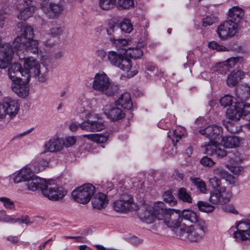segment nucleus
Instances as JSON below:
<instances>
[{
    "mask_svg": "<svg viewBox=\"0 0 250 250\" xmlns=\"http://www.w3.org/2000/svg\"><path fill=\"white\" fill-rule=\"evenodd\" d=\"M232 106L234 107L233 109H244L245 108H250V104H248L241 100L237 99L234 102V105ZM231 109H232L231 108Z\"/></svg>",
    "mask_w": 250,
    "mask_h": 250,
    "instance_id": "obj_53",
    "label": "nucleus"
},
{
    "mask_svg": "<svg viewBox=\"0 0 250 250\" xmlns=\"http://www.w3.org/2000/svg\"><path fill=\"white\" fill-rule=\"evenodd\" d=\"M177 195L179 199L184 202L188 203H192V197L190 192L188 191L187 189L184 188H180L177 192Z\"/></svg>",
    "mask_w": 250,
    "mask_h": 250,
    "instance_id": "obj_38",
    "label": "nucleus"
},
{
    "mask_svg": "<svg viewBox=\"0 0 250 250\" xmlns=\"http://www.w3.org/2000/svg\"><path fill=\"white\" fill-rule=\"evenodd\" d=\"M115 105L118 106L114 109H133L136 108L132 101H131V98L130 94L128 92H125L122 94L118 99L115 102Z\"/></svg>",
    "mask_w": 250,
    "mask_h": 250,
    "instance_id": "obj_23",
    "label": "nucleus"
},
{
    "mask_svg": "<svg viewBox=\"0 0 250 250\" xmlns=\"http://www.w3.org/2000/svg\"><path fill=\"white\" fill-rule=\"evenodd\" d=\"M220 104L223 108H226L232 104V98L228 95L221 98L220 100Z\"/></svg>",
    "mask_w": 250,
    "mask_h": 250,
    "instance_id": "obj_58",
    "label": "nucleus"
},
{
    "mask_svg": "<svg viewBox=\"0 0 250 250\" xmlns=\"http://www.w3.org/2000/svg\"><path fill=\"white\" fill-rule=\"evenodd\" d=\"M222 179H225L230 185H234L235 184L234 176L228 171L226 172L224 177H223Z\"/></svg>",
    "mask_w": 250,
    "mask_h": 250,
    "instance_id": "obj_63",
    "label": "nucleus"
},
{
    "mask_svg": "<svg viewBox=\"0 0 250 250\" xmlns=\"http://www.w3.org/2000/svg\"><path fill=\"white\" fill-rule=\"evenodd\" d=\"M62 148V140L59 138H52L45 144L44 150L42 153L46 152H56L61 151Z\"/></svg>",
    "mask_w": 250,
    "mask_h": 250,
    "instance_id": "obj_25",
    "label": "nucleus"
},
{
    "mask_svg": "<svg viewBox=\"0 0 250 250\" xmlns=\"http://www.w3.org/2000/svg\"><path fill=\"white\" fill-rule=\"evenodd\" d=\"M14 55V50L10 43L0 42V68L5 69L11 63Z\"/></svg>",
    "mask_w": 250,
    "mask_h": 250,
    "instance_id": "obj_14",
    "label": "nucleus"
},
{
    "mask_svg": "<svg viewBox=\"0 0 250 250\" xmlns=\"http://www.w3.org/2000/svg\"><path fill=\"white\" fill-rule=\"evenodd\" d=\"M186 133V129L184 127L178 126L176 129L170 130L167 133V136L169 138L173 143L178 142Z\"/></svg>",
    "mask_w": 250,
    "mask_h": 250,
    "instance_id": "obj_32",
    "label": "nucleus"
},
{
    "mask_svg": "<svg viewBox=\"0 0 250 250\" xmlns=\"http://www.w3.org/2000/svg\"><path fill=\"white\" fill-rule=\"evenodd\" d=\"M18 27L21 28V33L14 40L13 44L16 49L20 50L22 43L25 44L26 41L33 40L34 34L33 28L24 23H19Z\"/></svg>",
    "mask_w": 250,
    "mask_h": 250,
    "instance_id": "obj_12",
    "label": "nucleus"
},
{
    "mask_svg": "<svg viewBox=\"0 0 250 250\" xmlns=\"http://www.w3.org/2000/svg\"><path fill=\"white\" fill-rule=\"evenodd\" d=\"M144 46L143 42L138 44L136 47L128 48L125 53V57H130L132 59H138L141 58L143 55V51L142 48Z\"/></svg>",
    "mask_w": 250,
    "mask_h": 250,
    "instance_id": "obj_31",
    "label": "nucleus"
},
{
    "mask_svg": "<svg viewBox=\"0 0 250 250\" xmlns=\"http://www.w3.org/2000/svg\"><path fill=\"white\" fill-rule=\"evenodd\" d=\"M42 193L50 200L57 201L65 196L67 191L51 181H46L43 187Z\"/></svg>",
    "mask_w": 250,
    "mask_h": 250,
    "instance_id": "obj_10",
    "label": "nucleus"
},
{
    "mask_svg": "<svg viewBox=\"0 0 250 250\" xmlns=\"http://www.w3.org/2000/svg\"><path fill=\"white\" fill-rule=\"evenodd\" d=\"M226 167L231 173L235 175H239L240 173L244 170V167L242 166H233L227 164L226 165Z\"/></svg>",
    "mask_w": 250,
    "mask_h": 250,
    "instance_id": "obj_55",
    "label": "nucleus"
},
{
    "mask_svg": "<svg viewBox=\"0 0 250 250\" xmlns=\"http://www.w3.org/2000/svg\"><path fill=\"white\" fill-rule=\"evenodd\" d=\"M245 73L241 70L232 71L227 77V84L232 87L236 86L245 77Z\"/></svg>",
    "mask_w": 250,
    "mask_h": 250,
    "instance_id": "obj_26",
    "label": "nucleus"
},
{
    "mask_svg": "<svg viewBox=\"0 0 250 250\" xmlns=\"http://www.w3.org/2000/svg\"><path fill=\"white\" fill-rule=\"evenodd\" d=\"M19 104L16 100L10 98H5L0 104V109H19Z\"/></svg>",
    "mask_w": 250,
    "mask_h": 250,
    "instance_id": "obj_33",
    "label": "nucleus"
},
{
    "mask_svg": "<svg viewBox=\"0 0 250 250\" xmlns=\"http://www.w3.org/2000/svg\"><path fill=\"white\" fill-rule=\"evenodd\" d=\"M238 32V24L231 20H227L218 26L217 33L218 37L222 41L230 39Z\"/></svg>",
    "mask_w": 250,
    "mask_h": 250,
    "instance_id": "obj_11",
    "label": "nucleus"
},
{
    "mask_svg": "<svg viewBox=\"0 0 250 250\" xmlns=\"http://www.w3.org/2000/svg\"><path fill=\"white\" fill-rule=\"evenodd\" d=\"M89 110H84L83 113L85 115V118L90 119L79 124L80 127L83 130L89 132L100 131L105 128V125L102 120V115L89 112Z\"/></svg>",
    "mask_w": 250,
    "mask_h": 250,
    "instance_id": "obj_5",
    "label": "nucleus"
},
{
    "mask_svg": "<svg viewBox=\"0 0 250 250\" xmlns=\"http://www.w3.org/2000/svg\"><path fill=\"white\" fill-rule=\"evenodd\" d=\"M28 83H21L17 82L13 83L11 88L13 92L21 98H25L28 96L29 93V87L27 85Z\"/></svg>",
    "mask_w": 250,
    "mask_h": 250,
    "instance_id": "obj_27",
    "label": "nucleus"
},
{
    "mask_svg": "<svg viewBox=\"0 0 250 250\" xmlns=\"http://www.w3.org/2000/svg\"><path fill=\"white\" fill-rule=\"evenodd\" d=\"M229 157L231 159V161L235 163H243L246 160L245 155L238 152L234 153L233 156H229Z\"/></svg>",
    "mask_w": 250,
    "mask_h": 250,
    "instance_id": "obj_59",
    "label": "nucleus"
},
{
    "mask_svg": "<svg viewBox=\"0 0 250 250\" xmlns=\"http://www.w3.org/2000/svg\"><path fill=\"white\" fill-rule=\"evenodd\" d=\"M39 74L36 76L39 77V81L41 82H45L47 79L48 68L45 66H43L39 70Z\"/></svg>",
    "mask_w": 250,
    "mask_h": 250,
    "instance_id": "obj_52",
    "label": "nucleus"
},
{
    "mask_svg": "<svg viewBox=\"0 0 250 250\" xmlns=\"http://www.w3.org/2000/svg\"><path fill=\"white\" fill-rule=\"evenodd\" d=\"M110 41L112 45L118 50H123L125 51L124 54L126 53V46L130 44V41L125 39H116L114 38H110Z\"/></svg>",
    "mask_w": 250,
    "mask_h": 250,
    "instance_id": "obj_36",
    "label": "nucleus"
},
{
    "mask_svg": "<svg viewBox=\"0 0 250 250\" xmlns=\"http://www.w3.org/2000/svg\"><path fill=\"white\" fill-rule=\"evenodd\" d=\"M227 171V170H226L222 167L218 166L214 168L211 170V173L214 176H218L222 179L223 177H224V175Z\"/></svg>",
    "mask_w": 250,
    "mask_h": 250,
    "instance_id": "obj_56",
    "label": "nucleus"
},
{
    "mask_svg": "<svg viewBox=\"0 0 250 250\" xmlns=\"http://www.w3.org/2000/svg\"><path fill=\"white\" fill-rule=\"evenodd\" d=\"M222 128L217 125H208L205 129H201L199 132L207 138L210 139V141H216V140L222 139Z\"/></svg>",
    "mask_w": 250,
    "mask_h": 250,
    "instance_id": "obj_20",
    "label": "nucleus"
},
{
    "mask_svg": "<svg viewBox=\"0 0 250 250\" xmlns=\"http://www.w3.org/2000/svg\"><path fill=\"white\" fill-rule=\"evenodd\" d=\"M233 237L235 240L240 242L246 240H250V234L246 233L239 229H236L233 232Z\"/></svg>",
    "mask_w": 250,
    "mask_h": 250,
    "instance_id": "obj_44",
    "label": "nucleus"
},
{
    "mask_svg": "<svg viewBox=\"0 0 250 250\" xmlns=\"http://www.w3.org/2000/svg\"><path fill=\"white\" fill-rule=\"evenodd\" d=\"M108 203L106 195L102 192L96 194L92 200V205L93 208L101 209L105 208Z\"/></svg>",
    "mask_w": 250,
    "mask_h": 250,
    "instance_id": "obj_29",
    "label": "nucleus"
},
{
    "mask_svg": "<svg viewBox=\"0 0 250 250\" xmlns=\"http://www.w3.org/2000/svg\"><path fill=\"white\" fill-rule=\"evenodd\" d=\"M208 180L209 185L214 189V190L220 189V188L224 187L220 186L221 181L219 178L216 176H214L212 177H209Z\"/></svg>",
    "mask_w": 250,
    "mask_h": 250,
    "instance_id": "obj_50",
    "label": "nucleus"
},
{
    "mask_svg": "<svg viewBox=\"0 0 250 250\" xmlns=\"http://www.w3.org/2000/svg\"><path fill=\"white\" fill-rule=\"evenodd\" d=\"M15 7L19 11L17 18L24 21L32 17L36 10L33 0H16Z\"/></svg>",
    "mask_w": 250,
    "mask_h": 250,
    "instance_id": "obj_9",
    "label": "nucleus"
},
{
    "mask_svg": "<svg viewBox=\"0 0 250 250\" xmlns=\"http://www.w3.org/2000/svg\"><path fill=\"white\" fill-rule=\"evenodd\" d=\"M16 222L15 218L12 216L6 214L4 210H0V222L15 223Z\"/></svg>",
    "mask_w": 250,
    "mask_h": 250,
    "instance_id": "obj_47",
    "label": "nucleus"
},
{
    "mask_svg": "<svg viewBox=\"0 0 250 250\" xmlns=\"http://www.w3.org/2000/svg\"><path fill=\"white\" fill-rule=\"evenodd\" d=\"M220 146L221 143H218L217 141H209L202 147L204 148V153L206 154L222 158L226 156L228 153L227 151L220 147Z\"/></svg>",
    "mask_w": 250,
    "mask_h": 250,
    "instance_id": "obj_18",
    "label": "nucleus"
},
{
    "mask_svg": "<svg viewBox=\"0 0 250 250\" xmlns=\"http://www.w3.org/2000/svg\"><path fill=\"white\" fill-rule=\"evenodd\" d=\"M19 59L23 62V70L24 76L22 78L24 83H29L31 77H36L39 74V70L41 67L40 63L33 57H26Z\"/></svg>",
    "mask_w": 250,
    "mask_h": 250,
    "instance_id": "obj_8",
    "label": "nucleus"
},
{
    "mask_svg": "<svg viewBox=\"0 0 250 250\" xmlns=\"http://www.w3.org/2000/svg\"><path fill=\"white\" fill-rule=\"evenodd\" d=\"M139 218L147 224L152 223L156 219L169 228H178L181 218L179 211L167 208L161 201L144 204L138 212Z\"/></svg>",
    "mask_w": 250,
    "mask_h": 250,
    "instance_id": "obj_1",
    "label": "nucleus"
},
{
    "mask_svg": "<svg viewBox=\"0 0 250 250\" xmlns=\"http://www.w3.org/2000/svg\"><path fill=\"white\" fill-rule=\"evenodd\" d=\"M244 62V58L241 56L233 57L228 59L226 61L222 62L223 65L232 68L237 64L242 63Z\"/></svg>",
    "mask_w": 250,
    "mask_h": 250,
    "instance_id": "obj_39",
    "label": "nucleus"
},
{
    "mask_svg": "<svg viewBox=\"0 0 250 250\" xmlns=\"http://www.w3.org/2000/svg\"><path fill=\"white\" fill-rule=\"evenodd\" d=\"M228 16L230 18L229 20L238 23L244 16V11L240 7L233 6L229 9Z\"/></svg>",
    "mask_w": 250,
    "mask_h": 250,
    "instance_id": "obj_30",
    "label": "nucleus"
},
{
    "mask_svg": "<svg viewBox=\"0 0 250 250\" xmlns=\"http://www.w3.org/2000/svg\"><path fill=\"white\" fill-rule=\"evenodd\" d=\"M207 230L205 221L190 226L185 224L180 226L178 235L182 240L190 242H199L203 239Z\"/></svg>",
    "mask_w": 250,
    "mask_h": 250,
    "instance_id": "obj_3",
    "label": "nucleus"
},
{
    "mask_svg": "<svg viewBox=\"0 0 250 250\" xmlns=\"http://www.w3.org/2000/svg\"><path fill=\"white\" fill-rule=\"evenodd\" d=\"M95 192V187L90 184H84L76 188L72 192L74 200L82 204H86L91 200Z\"/></svg>",
    "mask_w": 250,
    "mask_h": 250,
    "instance_id": "obj_6",
    "label": "nucleus"
},
{
    "mask_svg": "<svg viewBox=\"0 0 250 250\" xmlns=\"http://www.w3.org/2000/svg\"><path fill=\"white\" fill-rule=\"evenodd\" d=\"M0 201L3 203L5 208L8 209H12L15 208V204L10 198L1 197L0 198Z\"/></svg>",
    "mask_w": 250,
    "mask_h": 250,
    "instance_id": "obj_57",
    "label": "nucleus"
},
{
    "mask_svg": "<svg viewBox=\"0 0 250 250\" xmlns=\"http://www.w3.org/2000/svg\"><path fill=\"white\" fill-rule=\"evenodd\" d=\"M93 90L106 97H113L119 93L118 84L113 83L107 75L104 72L96 73L92 83Z\"/></svg>",
    "mask_w": 250,
    "mask_h": 250,
    "instance_id": "obj_2",
    "label": "nucleus"
},
{
    "mask_svg": "<svg viewBox=\"0 0 250 250\" xmlns=\"http://www.w3.org/2000/svg\"><path fill=\"white\" fill-rule=\"evenodd\" d=\"M200 162L203 166L209 167H212L215 164V162L211 158L208 156H205L202 158L200 160Z\"/></svg>",
    "mask_w": 250,
    "mask_h": 250,
    "instance_id": "obj_60",
    "label": "nucleus"
},
{
    "mask_svg": "<svg viewBox=\"0 0 250 250\" xmlns=\"http://www.w3.org/2000/svg\"><path fill=\"white\" fill-rule=\"evenodd\" d=\"M190 180L200 192L202 193H207V185L203 180L199 178H191Z\"/></svg>",
    "mask_w": 250,
    "mask_h": 250,
    "instance_id": "obj_41",
    "label": "nucleus"
},
{
    "mask_svg": "<svg viewBox=\"0 0 250 250\" xmlns=\"http://www.w3.org/2000/svg\"><path fill=\"white\" fill-rule=\"evenodd\" d=\"M105 113L107 117L113 121H118L124 118L125 113L123 110H107Z\"/></svg>",
    "mask_w": 250,
    "mask_h": 250,
    "instance_id": "obj_40",
    "label": "nucleus"
},
{
    "mask_svg": "<svg viewBox=\"0 0 250 250\" xmlns=\"http://www.w3.org/2000/svg\"><path fill=\"white\" fill-rule=\"evenodd\" d=\"M108 137L109 133L107 132L95 134L94 142L97 143L103 144L106 142Z\"/></svg>",
    "mask_w": 250,
    "mask_h": 250,
    "instance_id": "obj_51",
    "label": "nucleus"
},
{
    "mask_svg": "<svg viewBox=\"0 0 250 250\" xmlns=\"http://www.w3.org/2000/svg\"><path fill=\"white\" fill-rule=\"evenodd\" d=\"M163 198L164 200L168 203L170 206H174L177 204V200L170 190H167L165 192L163 195Z\"/></svg>",
    "mask_w": 250,
    "mask_h": 250,
    "instance_id": "obj_46",
    "label": "nucleus"
},
{
    "mask_svg": "<svg viewBox=\"0 0 250 250\" xmlns=\"http://www.w3.org/2000/svg\"><path fill=\"white\" fill-rule=\"evenodd\" d=\"M216 21V19L214 16H208L203 21V25L205 27L210 26Z\"/></svg>",
    "mask_w": 250,
    "mask_h": 250,
    "instance_id": "obj_61",
    "label": "nucleus"
},
{
    "mask_svg": "<svg viewBox=\"0 0 250 250\" xmlns=\"http://www.w3.org/2000/svg\"><path fill=\"white\" fill-rule=\"evenodd\" d=\"M125 55L115 51H109L107 54V59L111 65L127 72V77L131 78L136 75L138 71L137 70L130 71L132 66V62Z\"/></svg>",
    "mask_w": 250,
    "mask_h": 250,
    "instance_id": "obj_4",
    "label": "nucleus"
},
{
    "mask_svg": "<svg viewBox=\"0 0 250 250\" xmlns=\"http://www.w3.org/2000/svg\"><path fill=\"white\" fill-rule=\"evenodd\" d=\"M208 47L217 51H230L231 50L230 48H227L223 45H220L215 41L209 42Z\"/></svg>",
    "mask_w": 250,
    "mask_h": 250,
    "instance_id": "obj_49",
    "label": "nucleus"
},
{
    "mask_svg": "<svg viewBox=\"0 0 250 250\" xmlns=\"http://www.w3.org/2000/svg\"><path fill=\"white\" fill-rule=\"evenodd\" d=\"M118 6L122 9H129L134 5V0H118Z\"/></svg>",
    "mask_w": 250,
    "mask_h": 250,
    "instance_id": "obj_54",
    "label": "nucleus"
},
{
    "mask_svg": "<svg viewBox=\"0 0 250 250\" xmlns=\"http://www.w3.org/2000/svg\"><path fill=\"white\" fill-rule=\"evenodd\" d=\"M245 140L235 136H225L222 137L221 146L226 148H234L243 145Z\"/></svg>",
    "mask_w": 250,
    "mask_h": 250,
    "instance_id": "obj_22",
    "label": "nucleus"
},
{
    "mask_svg": "<svg viewBox=\"0 0 250 250\" xmlns=\"http://www.w3.org/2000/svg\"><path fill=\"white\" fill-rule=\"evenodd\" d=\"M176 122V118L174 115H171L170 118H167L160 121L158 125V126L165 130H170L172 127L173 125Z\"/></svg>",
    "mask_w": 250,
    "mask_h": 250,
    "instance_id": "obj_37",
    "label": "nucleus"
},
{
    "mask_svg": "<svg viewBox=\"0 0 250 250\" xmlns=\"http://www.w3.org/2000/svg\"><path fill=\"white\" fill-rule=\"evenodd\" d=\"M34 173L44 170L48 166V162L45 160H33L30 164Z\"/></svg>",
    "mask_w": 250,
    "mask_h": 250,
    "instance_id": "obj_34",
    "label": "nucleus"
},
{
    "mask_svg": "<svg viewBox=\"0 0 250 250\" xmlns=\"http://www.w3.org/2000/svg\"><path fill=\"white\" fill-rule=\"evenodd\" d=\"M116 27L115 24L113 22H109L106 28V32L108 35L111 36L115 31Z\"/></svg>",
    "mask_w": 250,
    "mask_h": 250,
    "instance_id": "obj_64",
    "label": "nucleus"
},
{
    "mask_svg": "<svg viewBox=\"0 0 250 250\" xmlns=\"http://www.w3.org/2000/svg\"><path fill=\"white\" fill-rule=\"evenodd\" d=\"M230 192L226 191L225 187L210 192L209 201L213 204L224 205L228 203L231 198Z\"/></svg>",
    "mask_w": 250,
    "mask_h": 250,
    "instance_id": "obj_16",
    "label": "nucleus"
},
{
    "mask_svg": "<svg viewBox=\"0 0 250 250\" xmlns=\"http://www.w3.org/2000/svg\"><path fill=\"white\" fill-rule=\"evenodd\" d=\"M13 181L15 183L22 182L24 184L35 175L30 164L27 165L14 174Z\"/></svg>",
    "mask_w": 250,
    "mask_h": 250,
    "instance_id": "obj_19",
    "label": "nucleus"
},
{
    "mask_svg": "<svg viewBox=\"0 0 250 250\" xmlns=\"http://www.w3.org/2000/svg\"><path fill=\"white\" fill-rule=\"evenodd\" d=\"M174 210L175 211H179L180 217L181 218V220L178 227L180 226L183 219L189 221L194 224H197L199 221H204L203 220L199 218L197 214L191 210L184 209L182 212H181L180 210Z\"/></svg>",
    "mask_w": 250,
    "mask_h": 250,
    "instance_id": "obj_28",
    "label": "nucleus"
},
{
    "mask_svg": "<svg viewBox=\"0 0 250 250\" xmlns=\"http://www.w3.org/2000/svg\"><path fill=\"white\" fill-rule=\"evenodd\" d=\"M24 47L26 52L34 54H38L39 51V42L36 40H31L24 43H22L21 47Z\"/></svg>",
    "mask_w": 250,
    "mask_h": 250,
    "instance_id": "obj_35",
    "label": "nucleus"
},
{
    "mask_svg": "<svg viewBox=\"0 0 250 250\" xmlns=\"http://www.w3.org/2000/svg\"><path fill=\"white\" fill-rule=\"evenodd\" d=\"M49 27L50 29L46 35L45 41H43V44L46 47L53 46L54 44V39L60 36L63 33V27L55 21L50 22Z\"/></svg>",
    "mask_w": 250,
    "mask_h": 250,
    "instance_id": "obj_17",
    "label": "nucleus"
},
{
    "mask_svg": "<svg viewBox=\"0 0 250 250\" xmlns=\"http://www.w3.org/2000/svg\"><path fill=\"white\" fill-rule=\"evenodd\" d=\"M235 228L250 234V221L236 223Z\"/></svg>",
    "mask_w": 250,
    "mask_h": 250,
    "instance_id": "obj_48",
    "label": "nucleus"
},
{
    "mask_svg": "<svg viewBox=\"0 0 250 250\" xmlns=\"http://www.w3.org/2000/svg\"><path fill=\"white\" fill-rule=\"evenodd\" d=\"M197 206L201 211L207 213L213 211L215 208L213 206L204 201H198Z\"/></svg>",
    "mask_w": 250,
    "mask_h": 250,
    "instance_id": "obj_45",
    "label": "nucleus"
},
{
    "mask_svg": "<svg viewBox=\"0 0 250 250\" xmlns=\"http://www.w3.org/2000/svg\"><path fill=\"white\" fill-rule=\"evenodd\" d=\"M116 3V0H99V7L104 11H108L114 8Z\"/></svg>",
    "mask_w": 250,
    "mask_h": 250,
    "instance_id": "obj_42",
    "label": "nucleus"
},
{
    "mask_svg": "<svg viewBox=\"0 0 250 250\" xmlns=\"http://www.w3.org/2000/svg\"><path fill=\"white\" fill-rule=\"evenodd\" d=\"M41 9L50 19H56L63 14L64 11V4L61 2H50V3H42Z\"/></svg>",
    "mask_w": 250,
    "mask_h": 250,
    "instance_id": "obj_13",
    "label": "nucleus"
},
{
    "mask_svg": "<svg viewBox=\"0 0 250 250\" xmlns=\"http://www.w3.org/2000/svg\"><path fill=\"white\" fill-rule=\"evenodd\" d=\"M46 182L45 179L35 175L24 185L26 187V189L28 190L35 191L40 189L42 192L43 187L45 185Z\"/></svg>",
    "mask_w": 250,
    "mask_h": 250,
    "instance_id": "obj_24",
    "label": "nucleus"
},
{
    "mask_svg": "<svg viewBox=\"0 0 250 250\" xmlns=\"http://www.w3.org/2000/svg\"><path fill=\"white\" fill-rule=\"evenodd\" d=\"M120 27L123 32L130 33L133 30V25L130 20L125 18L120 23Z\"/></svg>",
    "mask_w": 250,
    "mask_h": 250,
    "instance_id": "obj_43",
    "label": "nucleus"
},
{
    "mask_svg": "<svg viewBox=\"0 0 250 250\" xmlns=\"http://www.w3.org/2000/svg\"><path fill=\"white\" fill-rule=\"evenodd\" d=\"M8 75L13 83L19 81L24 83L22 79L24 76V70L18 63H14L10 66L8 69Z\"/></svg>",
    "mask_w": 250,
    "mask_h": 250,
    "instance_id": "obj_21",
    "label": "nucleus"
},
{
    "mask_svg": "<svg viewBox=\"0 0 250 250\" xmlns=\"http://www.w3.org/2000/svg\"><path fill=\"white\" fill-rule=\"evenodd\" d=\"M250 110H227L226 116L227 120L224 124L229 132L235 133L241 129V127L238 126L236 122L241 118L243 119L244 113Z\"/></svg>",
    "mask_w": 250,
    "mask_h": 250,
    "instance_id": "obj_7",
    "label": "nucleus"
},
{
    "mask_svg": "<svg viewBox=\"0 0 250 250\" xmlns=\"http://www.w3.org/2000/svg\"><path fill=\"white\" fill-rule=\"evenodd\" d=\"M75 143L76 139L74 136H68L66 137L64 141L62 140L63 146L64 145L66 147L71 146Z\"/></svg>",
    "mask_w": 250,
    "mask_h": 250,
    "instance_id": "obj_62",
    "label": "nucleus"
},
{
    "mask_svg": "<svg viewBox=\"0 0 250 250\" xmlns=\"http://www.w3.org/2000/svg\"><path fill=\"white\" fill-rule=\"evenodd\" d=\"M113 208L117 212H124L127 210L137 209L138 207L131 197L128 195H122L119 200L113 203Z\"/></svg>",
    "mask_w": 250,
    "mask_h": 250,
    "instance_id": "obj_15",
    "label": "nucleus"
}]
</instances>
